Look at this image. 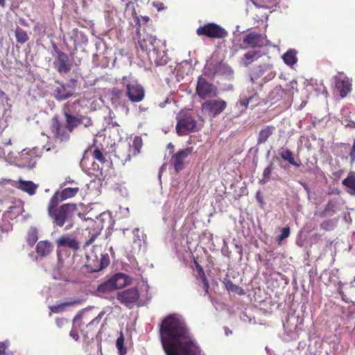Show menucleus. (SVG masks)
<instances>
[{"label":"nucleus","mask_w":355,"mask_h":355,"mask_svg":"<svg viewBox=\"0 0 355 355\" xmlns=\"http://www.w3.org/2000/svg\"><path fill=\"white\" fill-rule=\"evenodd\" d=\"M160 336L166 355H200L199 347L179 315H169L163 320Z\"/></svg>","instance_id":"obj_1"},{"label":"nucleus","mask_w":355,"mask_h":355,"mask_svg":"<svg viewBox=\"0 0 355 355\" xmlns=\"http://www.w3.org/2000/svg\"><path fill=\"white\" fill-rule=\"evenodd\" d=\"M137 33L139 35V46L142 51L147 53L150 62L156 65L167 64L168 58L165 42L148 33L141 35L139 31Z\"/></svg>","instance_id":"obj_2"},{"label":"nucleus","mask_w":355,"mask_h":355,"mask_svg":"<svg viewBox=\"0 0 355 355\" xmlns=\"http://www.w3.org/2000/svg\"><path fill=\"white\" fill-rule=\"evenodd\" d=\"M175 130L179 136H183L199 129L195 117L191 113L185 112H180L177 116Z\"/></svg>","instance_id":"obj_3"},{"label":"nucleus","mask_w":355,"mask_h":355,"mask_svg":"<svg viewBox=\"0 0 355 355\" xmlns=\"http://www.w3.org/2000/svg\"><path fill=\"white\" fill-rule=\"evenodd\" d=\"M76 209V206L73 204H65L58 209H55L53 214L49 215L59 227L63 226L65 223H69V225L66 227V229H69L72 226L71 218Z\"/></svg>","instance_id":"obj_4"},{"label":"nucleus","mask_w":355,"mask_h":355,"mask_svg":"<svg viewBox=\"0 0 355 355\" xmlns=\"http://www.w3.org/2000/svg\"><path fill=\"white\" fill-rule=\"evenodd\" d=\"M196 34L200 37L223 39L227 36L228 32L217 24L207 23L197 28Z\"/></svg>","instance_id":"obj_5"},{"label":"nucleus","mask_w":355,"mask_h":355,"mask_svg":"<svg viewBox=\"0 0 355 355\" xmlns=\"http://www.w3.org/2000/svg\"><path fill=\"white\" fill-rule=\"evenodd\" d=\"M121 81L123 85H125L126 96L131 102L139 103L144 100L145 90L140 84L137 81L130 83L127 76H123Z\"/></svg>","instance_id":"obj_6"},{"label":"nucleus","mask_w":355,"mask_h":355,"mask_svg":"<svg viewBox=\"0 0 355 355\" xmlns=\"http://www.w3.org/2000/svg\"><path fill=\"white\" fill-rule=\"evenodd\" d=\"M196 94L202 99L213 98L218 96V90L213 83L208 82L202 76H199L196 87Z\"/></svg>","instance_id":"obj_7"},{"label":"nucleus","mask_w":355,"mask_h":355,"mask_svg":"<svg viewBox=\"0 0 355 355\" xmlns=\"http://www.w3.org/2000/svg\"><path fill=\"white\" fill-rule=\"evenodd\" d=\"M87 263L86 267L90 272H98L107 267L110 263V259L107 254H100L98 257L92 252L91 254H86Z\"/></svg>","instance_id":"obj_8"},{"label":"nucleus","mask_w":355,"mask_h":355,"mask_svg":"<svg viewBox=\"0 0 355 355\" xmlns=\"http://www.w3.org/2000/svg\"><path fill=\"white\" fill-rule=\"evenodd\" d=\"M50 130L53 137L60 141H67L70 138V133L67 127L63 124L58 116H55L51 119Z\"/></svg>","instance_id":"obj_9"},{"label":"nucleus","mask_w":355,"mask_h":355,"mask_svg":"<svg viewBox=\"0 0 355 355\" xmlns=\"http://www.w3.org/2000/svg\"><path fill=\"white\" fill-rule=\"evenodd\" d=\"M227 107V102L220 99H210L205 101L202 105V111L211 117H216L222 113Z\"/></svg>","instance_id":"obj_10"},{"label":"nucleus","mask_w":355,"mask_h":355,"mask_svg":"<svg viewBox=\"0 0 355 355\" xmlns=\"http://www.w3.org/2000/svg\"><path fill=\"white\" fill-rule=\"evenodd\" d=\"M53 49L56 55V58L53 63L56 67L58 72L60 73H67L71 69V64L68 55L60 50L55 44H53Z\"/></svg>","instance_id":"obj_11"},{"label":"nucleus","mask_w":355,"mask_h":355,"mask_svg":"<svg viewBox=\"0 0 355 355\" xmlns=\"http://www.w3.org/2000/svg\"><path fill=\"white\" fill-rule=\"evenodd\" d=\"M76 82V79L71 78L69 83L60 84L53 92L54 98L62 101L71 97L74 94Z\"/></svg>","instance_id":"obj_12"},{"label":"nucleus","mask_w":355,"mask_h":355,"mask_svg":"<svg viewBox=\"0 0 355 355\" xmlns=\"http://www.w3.org/2000/svg\"><path fill=\"white\" fill-rule=\"evenodd\" d=\"M266 37L257 32L246 34L243 39L244 48H261L265 45Z\"/></svg>","instance_id":"obj_13"},{"label":"nucleus","mask_w":355,"mask_h":355,"mask_svg":"<svg viewBox=\"0 0 355 355\" xmlns=\"http://www.w3.org/2000/svg\"><path fill=\"white\" fill-rule=\"evenodd\" d=\"M335 86L341 98H345L352 90V83L343 73H339L334 77Z\"/></svg>","instance_id":"obj_14"},{"label":"nucleus","mask_w":355,"mask_h":355,"mask_svg":"<svg viewBox=\"0 0 355 355\" xmlns=\"http://www.w3.org/2000/svg\"><path fill=\"white\" fill-rule=\"evenodd\" d=\"M139 294L137 288H132L117 293V299L127 306H131L139 299Z\"/></svg>","instance_id":"obj_15"},{"label":"nucleus","mask_w":355,"mask_h":355,"mask_svg":"<svg viewBox=\"0 0 355 355\" xmlns=\"http://www.w3.org/2000/svg\"><path fill=\"white\" fill-rule=\"evenodd\" d=\"M58 248H69L73 251L79 249L78 241L70 235H63L56 240Z\"/></svg>","instance_id":"obj_16"},{"label":"nucleus","mask_w":355,"mask_h":355,"mask_svg":"<svg viewBox=\"0 0 355 355\" xmlns=\"http://www.w3.org/2000/svg\"><path fill=\"white\" fill-rule=\"evenodd\" d=\"M132 244L141 250L142 247L146 248L147 236L146 234L139 228H134L132 231Z\"/></svg>","instance_id":"obj_17"},{"label":"nucleus","mask_w":355,"mask_h":355,"mask_svg":"<svg viewBox=\"0 0 355 355\" xmlns=\"http://www.w3.org/2000/svg\"><path fill=\"white\" fill-rule=\"evenodd\" d=\"M15 187L21 191L27 193L30 196L35 193L38 188V185L32 181L23 180L20 179L15 184Z\"/></svg>","instance_id":"obj_18"},{"label":"nucleus","mask_w":355,"mask_h":355,"mask_svg":"<svg viewBox=\"0 0 355 355\" xmlns=\"http://www.w3.org/2000/svg\"><path fill=\"white\" fill-rule=\"evenodd\" d=\"M53 245L47 240L40 241L36 246V252L40 257H46L51 252Z\"/></svg>","instance_id":"obj_19"},{"label":"nucleus","mask_w":355,"mask_h":355,"mask_svg":"<svg viewBox=\"0 0 355 355\" xmlns=\"http://www.w3.org/2000/svg\"><path fill=\"white\" fill-rule=\"evenodd\" d=\"M275 128L273 125H266L260 130L257 137V146L265 144L268 139L273 134Z\"/></svg>","instance_id":"obj_20"},{"label":"nucleus","mask_w":355,"mask_h":355,"mask_svg":"<svg viewBox=\"0 0 355 355\" xmlns=\"http://www.w3.org/2000/svg\"><path fill=\"white\" fill-rule=\"evenodd\" d=\"M115 289H119L125 286L128 282V277L123 273H118L110 278Z\"/></svg>","instance_id":"obj_21"},{"label":"nucleus","mask_w":355,"mask_h":355,"mask_svg":"<svg viewBox=\"0 0 355 355\" xmlns=\"http://www.w3.org/2000/svg\"><path fill=\"white\" fill-rule=\"evenodd\" d=\"M64 116L66 119V126L69 129V132H72L75 128L82 123V119L64 112Z\"/></svg>","instance_id":"obj_22"},{"label":"nucleus","mask_w":355,"mask_h":355,"mask_svg":"<svg viewBox=\"0 0 355 355\" xmlns=\"http://www.w3.org/2000/svg\"><path fill=\"white\" fill-rule=\"evenodd\" d=\"M125 14L130 15L135 19V21L137 22V32H139V30L141 28L140 18L139 17V16L137 15V14L136 12V9H135L134 2L128 1L125 4Z\"/></svg>","instance_id":"obj_23"},{"label":"nucleus","mask_w":355,"mask_h":355,"mask_svg":"<svg viewBox=\"0 0 355 355\" xmlns=\"http://www.w3.org/2000/svg\"><path fill=\"white\" fill-rule=\"evenodd\" d=\"M296 55L297 51L295 49H289L282 55V59L287 65L293 66L297 61Z\"/></svg>","instance_id":"obj_24"},{"label":"nucleus","mask_w":355,"mask_h":355,"mask_svg":"<svg viewBox=\"0 0 355 355\" xmlns=\"http://www.w3.org/2000/svg\"><path fill=\"white\" fill-rule=\"evenodd\" d=\"M78 191L79 188L78 187L64 188L59 192L60 200H64L72 198L75 196Z\"/></svg>","instance_id":"obj_25"},{"label":"nucleus","mask_w":355,"mask_h":355,"mask_svg":"<svg viewBox=\"0 0 355 355\" xmlns=\"http://www.w3.org/2000/svg\"><path fill=\"white\" fill-rule=\"evenodd\" d=\"M81 302H82L81 300H71V301L66 302L62 303L60 304H58L57 306H52L51 307V311L55 312V313H60V312H62V311H64L65 308L67 306H76L77 304H81Z\"/></svg>","instance_id":"obj_26"},{"label":"nucleus","mask_w":355,"mask_h":355,"mask_svg":"<svg viewBox=\"0 0 355 355\" xmlns=\"http://www.w3.org/2000/svg\"><path fill=\"white\" fill-rule=\"evenodd\" d=\"M15 35L17 42L20 44L26 43L29 39L26 31L19 26L16 28Z\"/></svg>","instance_id":"obj_27"},{"label":"nucleus","mask_w":355,"mask_h":355,"mask_svg":"<svg viewBox=\"0 0 355 355\" xmlns=\"http://www.w3.org/2000/svg\"><path fill=\"white\" fill-rule=\"evenodd\" d=\"M343 184L349 189V193H355V173H351L347 178L343 180Z\"/></svg>","instance_id":"obj_28"},{"label":"nucleus","mask_w":355,"mask_h":355,"mask_svg":"<svg viewBox=\"0 0 355 355\" xmlns=\"http://www.w3.org/2000/svg\"><path fill=\"white\" fill-rule=\"evenodd\" d=\"M274 169L273 164L270 163L263 171L262 178L259 180V183L266 184L271 179L272 171Z\"/></svg>","instance_id":"obj_29"},{"label":"nucleus","mask_w":355,"mask_h":355,"mask_svg":"<svg viewBox=\"0 0 355 355\" xmlns=\"http://www.w3.org/2000/svg\"><path fill=\"white\" fill-rule=\"evenodd\" d=\"M60 201H61L60 198V193L59 191H57L51 198L48 208L49 214H53L55 209H58L56 207Z\"/></svg>","instance_id":"obj_30"},{"label":"nucleus","mask_w":355,"mask_h":355,"mask_svg":"<svg viewBox=\"0 0 355 355\" xmlns=\"http://www.w3.org/2000/svg\"><path fill=\"white\" fill-rule=\"evenodd\" d=\"M142 146H143L142 139L139 136L135 137L134 138L132 146H130V149H131L132 153L134 155L139 154L141 153V148Z\"/></svg>","instance_id":"obj_31"},{"label":"nucleus","mask_w":355,"mask_h":355,"mask_svg":"<svg viewBox=\"0 0 355 355\" xmlns=\"http://www.w3.org/2000/svg\"><path fill=\"white\" fill-rule=\"evenodd\" d=\"M259 58L257 51H248L244 54L243 63L245 66L250 64L255 59Z\"/></svg>","instance_id":"obj_32"},{"label":"nucleus","mask_w":355,"mask_h":355,"mask_svg":"<svg viewBox=\"0 0 355 355\" xmlns=\"http://www.w3.org/2000/svg\"><path fill=\"white\" fill-rule=\"evenodd\" d=\"M113 290H115V288H114L110 279L109 280H107V282L100 284L97 288V291L99 293H110V291H112Z\"/></svg>","instance_id":"obj_33"},{"label":"nucleus","mask_w":355,"mask_h":355,"mask_svg":"<svg viewBox=\"0 0 355 355\" xmlns=\"http://www.w3.org/2000/svg\"><path fill=\"white\" fill-rule=\"evenodd\" d=\"M92 152L93 153V155H96V156L103 155V153H104L103 149H100L99 147L96 146V140L95 139H94L93 144L91 146L88 147L85 150L84 155H87V154H89Z\"/></svg>","instance_id":"obj_34"},{"label":"nucleus","mask_w":355,"mask_h":355,"mask_svg":"<svg viewBox=\"0 0 355 355\" xmlns=\"http://www.w3.org/2000/svg\"><path fill=\"white\" fill-rule=\"evenodd\" d=\"M282 161H280V164L282 167L285 168L286 165L284 162H288L293 166H299L301 164L300 161L298 159V157H281Z\"/></svg>","instance_id":"obj_35"},{"label":"nucleus","mask_w":355,"mask_h":355,"mask_svg":"<svg viewBox=\"0 0 355 355\" xmlns=\"http://www.w3.org/2000/svg\"><path fill=\"white\" fill-rule=\"evenodd\" d=\"M38 239L37 230L31 227L28 232L27 241L31 245H34Z\"/></svg>","instance_id":"obj_36"},{"label":"nucleus","mask_w":355,"mask_h":355,"mask_svg":"<svg viewBox=\"0 0 355 355\" xmlns=\"http://www.w3.org/2000/svg\"><path fill=\"white\" fill-rule=\"evenodd\" d=\"M171 162L174 165V168L176 171H179L182 169L184 166L183 157H173Z\"/></svg>","instance_id":"obj_37"},{"label":"nucleus","mask_w":355,"mask_h":355,"mask_svg":"<svg viewBox=\"0 0 355 355\" xmlns=\"http://www.w3.org/2000/svg\"><path fill=\"white\" fill-rule=\"evenodd\" d=\"M340 121L345 128H355V121L352 120L349 116H343Z\"/></svg>","instance_id":"obj_38"},{"label":"nucleus","mask_w":355,"mask_h":355,"mask_svg":"<svg viewBox=\"0 0 355 355\" xmlns=\"http://www.w3.org/2000/svg\"><path fill=\"white\" fill-rule=\"evenodd\" d=\"M263 74V70L261 67H257L254 71L252 73L250 76V80L252 83H254L255 80L261 77Z\"/></svg>","instance_id":"obj_39"},{"label":"nucleus","mask_w":355,"mask_h":355,"mask_svg":"<svg viewBox=\"0 0 355 355\" xmlns=\"http://www.w3.org/2000/svg\"><path fill=\"white\" fill-rule=\"evenodd\" d=\"M336 226V222L332 220L324 221L321 223L320 227L322 229L325 230L327 231H330L334 228Z\"/></svg>","instance_id":"obj_40"},{"label":"nucleus","mask_w":355,"mask_h":355,"mask_svg":"<svg viewBox=\"0 0 355 355\" xmlns=\"http://www.w3.org/2000/svg\"><path fill=\"white\" fill-rule=\"evenodd\" d=\"M227 288L229 291H231L232 292L237 293L239 294H243L244 292L242 288H241L239 286L234 285L232 282H227L226 284Z\"/></svg>","instance_id":"obj_41"},{"label":"nucleus","mask_w":355,"mask_h":355,"mask_svg":"<svg viewBox=\"0 0 355 355\" xmlns=\"http://www.w3.org/2000/svg\"><path fill=\"white\" fill-rule=\"evenodd\" d=\"M290 234L289 227H284L282 230L281 234L278 237V241L280 243L284 239L288 237Z\"/></svg>","instance_id":"obj_42"},{"label":"nucleus","mask_w":355,"mask_h":355,"mask_svg":"<svg viewBox=\"0 0 355 355\" xmlns=\"http://www.w3.org/2000/svg\"><path fill=\"white\" fill-rule=\"evenodd\" d=\"M26 158H28L26 157ZM28 159H26V161L24 162H22L21 163H17L16 164L19 166V167H21V168H25V167H27V168H33L34 166V164H31L30 163L29 161L27 160Z\"/></svg>","instance_id":"obj_43"},{"label":"nucleus","mask_w":355,"mask_h":355,"mask_svg":"<svg viewBox=\"0 0 355 355\" xmlns=\"http://www.w3.org/2000/svg\"><path fill=\"white\" fill-rule=\"evenodd\" d=\"M193 153L192 148H187L185 149L179 150L175 155H189Z\"/></svg>","instance_id":"obj_44"},{"label":"nucleus","mask_w":355,"mask_h":355,"mask_svg":"<svg viewBox=\"0 0 355 355\" xmlns=\"http://www.w3.org/2000/svg\"><path fill=\"white\" fill-rule=\"evenodd\" d=\"M123 343H124V338H123V334H121L120 336V337H119L117 338L116 343V347L119 349L120 352H121V349L123 347Z\"/></svg>","instance_id":"obj_45"},{"label":"nucleus","mask_w":355,"mask_h":355,"mask_svg":"<svg viewBox=\"0 0 355 355\" xmlns=\"http://www.w3.org/2000/svg\"><path fill=\"white\" fill-rule=\"evenodd\" d=\"M70 337H71L74 340L78 341L79 340V336L77 331L73 328L69 334Z\"/></svg>","instance_id":"obj_46"},{"label":"nucleus","mask_w":355,"mask_h":355,"mask_svg":"<svg viewBox=\"0 0 355 355\" xmlns=\"http://www.w3.org/2000/svg\"><path fill=\"white\" fill-rule=\"evenodd\" d=\"M96 236H97V234L92 235L89 240L85 241V243H84V245H83V248L85 249L86 247H87V246L90 245L92 243H93V242L95 241Z\"/></svg>","instance_id":"obj_47"},{"label":"nucleus","mask_w":355,"mask_h":355,"mask_svg":"<svg viewBox=\"0 0 355 355\" xmlns=\"http://www.w3.org/2000/svg\"><path fill=\"white\" fill-rule=\"evenodd\" d=\"M55 322L57 326L61 328L67 322V320L65 318H58L56 319Z\"/></svg>","instance_id":"obj_48"},{"label":"nucleus","mask_w":355,"mask_h":355,"mask_svg":"<svg viewBox=\"0 0 355 355\" xmlns=\"http://www.w3.org/2000/svg\"><path fill=\"white\" fill-rule=\"evenodd\" d=\"M112 94L116 97H120L122 95V91L119 89L114 88Z\"/></svg>","instance_id":"obj_49"},{"label":"nucleus","mask_w":355,"mask_h":355,"mask_svg":"<svg viewBox=\"0 0 355 355\" xmlns=\"http://www.w3.org/2000/svg\"><path fill=\"white\" fill-rule=\"evenodd\" d=\"M250 100V98L243 99L241 101V104L245 107H247L249 104Z\"/></svg>","instance_id":"obj_50"},{"label":"nucleus","mask_w":355,"mask_h":355,"mask_svg":"<svg viewBox=\"0 0 355 355\" xmlns=\"http://www.w3.org/2000/svg\"><path fill=\"white\" fill-rule=\"evenodd\" d=\"M103 313H100L98 317H96L95 319H94L92 321H91L89 322V324H94L95 322H98L99 320H101V316H102Z\"/></svg>","instance_id":"obj_51"},{"label":"nucleus","mask_w":355,"mask_h":355,"mask_svg":"<svg viewBox=\"0 0 355 355\" xmlns=\"http://www.w3.org/2000/svg\"><path fill=\"white\" fill-rule=\"evenodd\" d=\"M257 153H258V148L257 147L251 148L249 150V154H250V155H256Z\"/></svg>","instance_id":"obj_52"},{"label":"nucleus","mask_w":355,"mask_h":355,"mask_svg":"<svg viewBox=\"0 0 355 355\" xmlns=\"http://www.w3.org/2000/svg\"><path fill=\"white\" fill-rule=\"evenodd\" d=\"M150 20V18L148 16H144L141 17V19H140V23L141 24V21H143L144 24H147Z\"/></svg>","instance_id":"obj_53"},{"label":"nucleus","mask_w":355,"mask_h":355,"mask_svg":"<svg viewBox=\"0 0 355 355\" xmlns=\"http://www.w3.org/2000/svg\"><path fill=\"white\" fill-rule=\"evenodd\" d=\"M68 183L73 184V183H74V181H73V180H71V178H66V179H65V181L63 182V184H62V187L65 186V185H66L67 184H68Z\"/></svg>","instance_id":"obj_54"},{"label":"nucleus","mask_w":355,"mask_h":355,"mask_svg":"<svg viewBox=\"0 0 355 355\" xmlns=\"http://www.w3.org/2000/svg\"><path fill=\"white\" fill-rule=\"evenodd\" d=\"M349 155H355V139L354 140L353 146L350 150Z\"/></svg>","instance_id":"obj_55"},{"label":"nucleus","mask_w":355,"mask_h":355,"mask_svg":"<svg viewBox=\"0 0 355 355\" xmlns=\"http://www.w3.org/2000/svg\"><path fill=\"white\" fill-rule=\"evenodd\" d=\"M6 346L5 343H0V352H5Z\"/></svg>","instance_id":"obj_56"},{"label":"nucleus","mask_w":355,"mask_h":355,"mask_svg":"<svg viewBox=\"0 0 355 355\" xmlns=\"http://www.w3.org/2000/svg\"><path fill=\"white\" fill-rule=\"evenodd\" d=\"M81 317H82V314H81L80 313H78V314H77V315L74 317V318H73V323H75L78 320H79L80 318H81Z\"/></svg>","instance_id":"obj_57"},{"label":"nucleus","mask_w":355,"mask_h":355,"mask_svg":"<svg viewBox=\"0 0 355 355\" xmlns=\"http://www.w3.org/2000/svg\"><path fill=\"white\" fill-rule=\"evenodd\" d=\"M98 161L101 162H104L105 161V158L106 157H101V156H99V157H94Z\"/></svg>","instance_id":"obj_58"},{"label":"nucleus","mask_w":355,"mask_h":355,"mask_svg":"<svg viewBox=\"0 0 355 355\" xmlns=\"http://www.w3.org/2000/svg\"><path fill=\"white\" fill-rule=\"evenodd\" d=\"M334 208V205L331 202H329L327 205L326 210L329 211L330 209H332Z\"/></svg>","instance_id":"obj_59"},{"label":"nucleus","mask_w":355,"mask_h":355,"mask_svg":"<svg viewBox=\"0 0 355 355\" xmlns=\"http://www.w3.org/2000/svg\"><path fill=\"white\" fill-rule=\"evenodd\" d=\"M302 185H303L304 188L305 189V190L306 191L307 194L309 195L310 190H309L308 186L306 184H302Z\"/></svg>","instance_id":"obj_60"},{"label":"nucleus","mask_w":355,"mask_h":355,"mask_svg":"<svg viewBox=\"0 0 355 355\" xmlns=\"http://www.w3.org/2000/svg\"><path fill=\"white\" fill-rule=\"evenodd\" d=\"M10 180H3L0 181V187H3L6 182H8Z\"/></svg>","instance_id":"obj_61"},{"label":"nucleus","mask_w":355,"mask_h":355,"mask_svg":"<svg viewBox=\"0 0 355 355\" xmlns=\"http://www.w3.org/2000/svg\"><path fill=\"white\" fill-rule=\"evenodd\" d=\"M5 0H0V6L2 7L5 6Z\"/></svg>","instance_id":"obj_62"},{"label":"nucleus","mask_w":355,"mask_h":355,"mask_svg":"<svg viewBox=\"0 0 355 355\" xmlns=\"http://www.w3.org/2000/svg\"><path fill=\"white\" fill-rule=\"evenodd\" d=\"M168 148H171V149H173V144H169L168 145Z\"/></svg>","instance_id":"obj_63"},{"label":"nucleus","mask_w":355,"mask_h":355,"mask_svg":"<svg viewBox=\"0 0 355 355\" xmlns=\"http://www.w3.org/2000/svg\"><path fill=\"white\" fill-rule=\"evenodd\" d=\"M0 355H7L5 352H0Z\"/></svg>","instance_id":"obj_64"}]
</instances>
